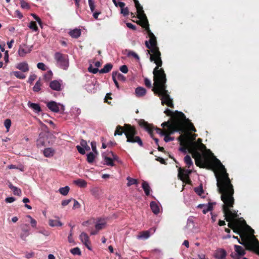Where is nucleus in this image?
<instances>
[{"label": "nucleus", "mask_w": 259, "mask_h": 259, "mask_svg": "<svg viewBox=\"0 0 259 259\" xmlns=\"http://www.w3.org/2000/svg\"><path fill=\"white\" fill-rule=\"evenodd\" d=\"M216 164L217 165L219 174H215L217 178V186L218 192L221 194V199L223 202L222 210L224 214L225 219L228 222V227L232 229L234 232L240 230L236 218L238 217L237 212L233 209L235 203L233 197L234 190L229 177V175L226 169L221 162L217 159Z\"/></svg>", "instance_id": "obj_1"}, {"label": "nucleus", "mask_w": 259, "mask_h": 259, "mask_svg": "<svg viewBox=\"0 0 259 259\" xmlns=\"http://www.w3.org/2000/svg\"><path fill=\"white\" fill-rule=\"evenodd\" d=\"M150 60L156 64L153 71L154 87L152 91L160 97L162 105L165 104L170 108H174L172 100L166 90V74L163 69L159 68L162 65L161 56H150Z\"/></svg>", "instance_id": "obj_2"}, {"label": "nucleus", "mask_w": 259, "mask_h": 259, "mask_svg": "<svg viewBox=\"0 0 259 259\" xmlns=\"http://www.w3.org/2000/svg\"><path fill=\"white\" fill-rule=\"evenodd\" d=\"M248 231L240 230H237L236 233L239 234L241 240L233 236V238L237 239L238 242L245 246L246 250L252 251L259 255V241L254 235V231L249 226H247Z\"/></svg>", "instance_id": "obj_3"}, {"label": "nucleus", "mask_w": 259, "mask_h": 259, "mask_svg": "<svg viewBox=\"0 0 259 259\" xmlns=\"http://www.w3.org/2000/svg\"><path fill=\"white\" fill-rule=\"evenodd\" d=\"M186 120L189 121V119L186 118L185 115L182 112L176 111L173 116L172 121H165L161 124V126L163 128L166 127L165 131H169L170 134L175 132L182 133L185 131L184 121Z\"/></svg>", "instance_id": "obj_4"}, {"label": "nucleus", "mask_w": 259, "mask_h": 259, "mask_svg": "<svg viewBox=\"0 0 259 259\" xmlns=\"http://www.w3.org/2000/svg\"><path fill=\"white\" fill-rule=\"evenodd\" d=\"M145 30L149 37V41H145V46L148 49L147 50V55L149 54L150 56H161V53L157 46L156 38L150 29L149 25L147 26Z\"/></svg>", "instance_id": "obj_5"}, {"label": "nucleus", "mask_w": 259, "mask_h": 259, "mask_svg": "<svg viewBox=\"0 0 259 259\" xmlns=\"http://www.w3.org/2000/svg\"><path fill=\"white\" fill-rule=\"evenodd\" d=\"M125 136L126 142L131 143H137L140 146H143V142L141 138L138 136L137 131L134 126L131 124L125 125Z\"/></svg>", "instance_id": "obj_6"}, {"label": "nucleus", "mask_w": 259, "mask_h": 259, "mask_svg": "<svg viewBox=\"0 0 259 259\" xmlns=\"http://www.w3.org/2000/svg\"><path fill=\"white\" fill-rule=\"evenodd\" d=\"M196 134H192L189 132H187L184 134H181L178 138V140L181 143H185L191 147H195L198 146V144L195 141L196 137Z\"/></svg>", "instance_id": "obj_7"}, {"label": "nucleus", "mask_w": 259, "mask_h": 259, "mask_svg": "<svg viewBox=\"0 0 259 259\" xmlns=\"http://www.w3.org/2000/svg\"><path fill=\"white\" fill-rule=\"evenodd\" d=\"M54 58L57 62L58 66L64 70H66L69 66L68 56L60 52H56Z\"/></svg>", "instance_id": "obj_8"}, {"label": "nucleus", "mask_w": 259, "mask_h": 259, "mask_svg": "<svg viewBox=\"0 0 259 259\" xmlns=\"http://www.w3.org/2000/svg\"><path fill=\"white\" fill-rule=\"evenodd\" d=\"M189 153L192 155V157L195 159V163L197 166L200 167H203V166L200 165L199 163L203 165L202 160V155L200 152L198 150V146L195 147H191L189 149Z\"/></svg>", "instance_id": "obj_9"}, {"label": "nucleus", "mask_w": 259, "mask_h": 259, "mask_svg": "<svg viewBox=\"0 0 259 259\" xmlns=\"http://www.w3.org/2000/svg\"><path fill=\"white\" fill-rule=\"evenodd\" d=\"M80 239L83 244L89 249L92 250L91 246V242L90 241V238L88 234L82 232L79 236Z\"/></svg>", "instance_id": "obj_10"}, {"label": "nucleus", "mask_w": 259, "mask_h": 259, "mask_svg": "<svg viewBox=\"0 0 259 259\" xmlns=\"http://www.w3.org/2000/svg\"><path fill=\"white\" fill-rule=\"evenodd\" d=\"M234 248L236 253L234 255L233 253L231 254V256L234 259H239L240 256L245 254V251L241 246L235 245Z\"/></svg>", "instance_id": "obj_11"}, {"label": "nucleus", "mask_w": 259, "mask_h": 259, "mask_svg": "<svg viewBox=\"0 0 259 259\" xmlns=\"http://www.w3.org/2000/svg\"><path fill=\"white\" fill-rule=\"evenodd\" d=\"M31 51V48L26 44H24L20 46L18 50V54L20 57H24L27 54L30 53Z\"/></svg>", "instance_id": "obj_12"}, {"label": "nucleus", "mask_w": 259, "mask_h": 259, "mask_svg": "<svg viewBox=\"0 0 259 259\" xmlns=\"http://www.w3.org/2000/svg\"><path fill=\"white\" fill-rule=\"evenodd\" d=\"M153 231V232L155 231V228H151L150 230L143 231L139 232V235L137 236V238L139 239H147L150 236V231Z\"/></svg>", "instance_id": "obj_13"}, {"label": "nucleus", "mask_w": 259, "mask_h": 259, "mask_svg": "<svg viewBox=\"0 0 259 259\" xmlns=\"http://www.w3.org/2000/svg\"><path fill=\"white\" fill-rule=\"evenodd\" d=\"M59 105L55 101H50L47 103L48 108L54 112H58L60 110Z\"/></svg>", "instance_id": "obj_14"}, {"label": "nucleus", "mask_w": 259, "mask_h": 259, "mask_svg": "<svg viewBox=\"0 0 259 259\" xmlns=\"http://www.w3.org/2000/svg\"><path fill=\"white\" fill-rule=\"evenodd\" d=\"M140 125L143 127L150 135V136L153 138V127L147 122L143 120L140 122Z\"/></svg>", "instance_id": "obj_15"}, {"label": "nucleus", "mask_w": 259, "mask_h": 259, "mask_svg": "<svg viewBox=\"0 0 259 259\" xmlns=\"http://www.w3.org/2000/svg\"><path fill=\"white\" fill-rule=\"evenodd\" d=\"M22 232L20 235L21 238L24 240L29 235L30 228L27 225H24L22 228Z\"/></svg>", "instance_id": "obj_16"}, {"label": "nucleus", "mask_w": 259, "mask_h": 259, "mask_svg": "<svg viewBox=\"0 0 259 259\" xmlns=\"http://www.w3.org/2000/svg\"><path fill=\"white\" fill-rule=\"evenodd\" d=\"M49 87L54 91H60L61 90V83L57 80L51 81L50 82Z\"/></svg>", "instance_id": "obj_17"}, {"label": "nucleus", "mask_w": 259, "mask_h": 259, "mask_svg": "<svg viewBox=\"0 0 259 259\" xmlns=\"http://www.w3.org/2000/svg\"><path fill=\"white\" fill-rule=\"evenodd\" d=\"M135 7L137 9V18L147 19V18L146 17V14L144 13L142 6H141L140 4H139V6H136Z\"/></svg>", "instance_id": "obj_18"}, {"label": "nucleus", "mask_w": 259, "mask_h": 259, "mask_svg": "<svg viewBox=\"0 0 259 259\" xmlns=\"http://www.w3.org/2000/svg\"><path fill=\"white\" fill-rule=\"evenodd\" d=\"M227 255L226 251L224 249H219L216 250L215 257L218 259H225Z\"/></svg>", "instance_id": "obj_19"}, {"label": "nucleus", "mask_w": 259, "mask_h": 259, "mask_svg": "<svg viewBox=\"0 0 259 259\" xmlns=\"http://www.w3.org/2000/svg\"><path fill=\"white\" fill-rule=\"evenodd\" d=\"M118 6L121 9L120 13L123 14L124 16H126L129 14V10L127 7H124L125 4L123 2H119Z\"/></svg>", "instance_id": "obj_20"}, {"label": "nucleus", "mask_w": 259, "mask_h": 259, "mask_svg": "<svg viewBox=\"0 0 259 259\" xmlns=\"http://www.w3.org/2000/svg\"><path fill=\"white\" fill-rule=\"evenodd\" d=\"M16 68L23 72H28L29 71L28 65L25 62L18 64L17 65Z\"/></svg>", "instance_id": "obj_21"}, {"label": "nucleus", "mask_w": 259, "mask_h": 259, "mask_svg": "<svg viewBox=\"0 0 259 259\" xmlns=\"http://www.w3.org/2000/svg\"><path fill=\"white\" fill-rule=\"evenodd\" d=\"M28 106L36 113H39L41 111V108L38 104L31 103L29 101L28 103Z\"/></svg>", "instance_id": "obj_22"}, {"label": "nucleus", "mask_w": 259, "mask_h": 259, "mask_svg": "<svg viewBox=\"0 0 259 259\" xmlns=\"http://www.w3.org/2000/svg\"><path fill=\"white\" fill-rule=\"evenodd\" d=\"M68 33L72 38H77L81 35V30L80 29L75 28L71 30Z\"/></svg>", "instance_id": "obj_23"}, {"label": "nucleus", "mask_w": 259, "mask_h": 259, "mask_svg": "<svg viewBox=\"0 0 259 259\" xmlns=\"http://www.w3.org/2000/svg\"><path fill=\"white\" fill-rule=\"evenodd\" d=\"M179 179L184 182L186 181V183L190 184L191 181L190 180L188 175L185 174L184 172H179L178 174Z\"/></svg>", "instance_id": "obj_24"}, {"label": "nucleus", "mask_w": 259, "mask_h": 259, "mask_svg": "<svg viewBox=\"0 0 259 259\" xmlns=\"http://www.w3.org/2000/svg\"><path fill=\"white\" fill-rule=\"evenodd\" d=\"M126 124H124L123 126H121L119 125H117L116 126V130H115V131L114 133V136H116L117 135L121 136L123 133H124L125 134V131L126 130V128H125Z\"/></svg>", "instance_id": "obj_25"}, {"label": "nucleus", "mask_w": 259, "mask_h": 259, "mask_svg": "<svg viewBox=\"0 0 259 259\" xmlns=\"http://www.w3.org/2000/svg\"><path fill=\"white\" fill-rule=\"evenodd\" d=\"M146 93V90L143 87H138L135 90V94L137 97H143Z\"/></svg>", "instance_id": "obj_26"}, {"label": "nucleus", "mask_w": 259, "mask_h": 259, "mask_svg": "<svg viewBox=\"0 0 259 259\" xmlns=\"http://www.w3.org/2000/svg\"><path fill=\"white\" fill-rule=\"evenodd\" d=\"M213 204L212 203H209L208 205H205L204 204H200L198 207L200 208H202L204 207L205 208L203 209L202 211L204 214H206L209 211H211L213 209Z\"/></svg>", "instance_id": "obj_27"}, {"label": "nucleus", "mask_w": 259, "mask_h": 259, "mask_svg": "<svg viewBox=\"0 0 259 259\" xmlns=\"http://www.w3.org/2000/svg\"><path fill=\"white\" fill-rule=\"evenodd\" d=\"M112 76L120 81H125L126 80L125 77L118 71L112 72Z\"/></svg>", "instance_id": "obj_28"}, {"label": "nucleus", "mask_w": 259, "mask_h": 259, "mask_svg": "<svg viewBox=\"0 0 259 259\" xmlns=\"http://www.w3.org/2000/svg\"><path fill=\"white\" fill-rule=\"evenodd\" d=\"M184 122L185 127H186V124H187L188 128L190 131L194 132H196V130L195 127H194L193 124L192 122H191L189 120V121L186 120ZM186 132H186V127H185V131L184 132H183V133L184 134V133H186ZM182 134H183V133Z\"/></svg>", "instance_id": "obj_29"}, {"label": "nucleus", "mask_w": 259, "mask_h": 259, "mask_svg": "<svg viewBox=\"0 0 259 259\" xmlns=\"http://www.w3.org/2000/svg\"><path fill=\"white\" fill-rule=\"evenodd\" d=\"M113 67V65L111 63L106 64L103 68L100 70V73H106L110 72Z\"/></svg>", "instance_id": "obj_30"}, {"label": "nucleus", "mask_w": 259, "mask_h": 259, "mask_svg": "<svg viewBox=\"0 0 259 259\" xmlns=\"http://www.w3.org/2000/svg\"><path fill=\"white\" fill-rule=\"evenodd\" d=\"M74 183L80 188H85L87 186V182L80 179L75 180Z\"/></svg>", "instance_id": "obj_31"}, {"label": "nucleus", "mask_w": 259, "mask_h": 259, "mask_svg": "<svg viewBox=\"0 0 259 259\" xmlns=\"http://www.w3.org/2000/svg\"><path fill=\"white\" fill-rule=\"evenodd\" d=\"M139 20L136 21V23L141 26L143 28H145L147 26L149 25L148 19L144 18H139Z\"/></svg>", "instance_id": "obj_32"}, {"label": "nucleus", "mask_w": 259, "mask_h": 259, "mask_svg": "<svg viewBox=\"0 0 259 259\" xmlns=\"http://www.w3.org/2000/svg\"><path fill=\"white\" fill-rule=\"evenodd\" d=\"M142 187L145 192V194L147 196L149 195L150 191V186H149L148 183L147 182L143 181V183H142Z\"/></svg>", "instance_id": "obj_33"}, {"label": "nucleus", "mask_w": 259, "mask_h": 259, "mask_svg": "<svg viewBox=\"0 0 259 259\" xmlns=\"http://www.w3.org/2000/svg\"><path fill=\"white\" fill-rule=\"evenodd\" d=\"M150 207L152 212L154 214H158L159 212V208L157 203L154 201H152L150 203Z\"/></svg>", "instance_id": "obj_34"}, {"label": "nucleus", "mask_w": 259, "mask_h": 259, "mask_svg": "<svg viewBox=\"0 0 259 259\" xmlns=\"http://www.w3.org/2000/svg\"><path fill=\"white\" fill-rule=\"evenodd\" d=\"M49 225L51 227H58L62 226V223L58 220H49Z\"/></svg>", "instance_id": "obj_35"}, {"label": "nucleus", "mask_w": 259, "mask_h": 259, "mask_svg": "<svg viewBox=\"0 0 259 259\" xmlns=\"http://www.w3.org/2000/svg\"><path fill=\"white\" fill-rule=\"evenodd\" d=\"M54 154V150L51 148H47L45 149L44 151V154L46 157H50L52 156Z\"/></svg>", "instance_id": "obj_36"}, {"label": "nucleus", "mask_w": 259, "mask_h": 259, "mask_svg": "<svg viewBox=\"0 0 259 259\" xmlns=\"http://www.w3.org/2000/svg\"><path fill=\"white\" fill-rule=\"evenodd\" d=\"M102 156H103V157H104L105 163L106 165H107L108 166H114V163L113 161V159H112V158H110L107 156H105L104 155V154H103Z\"/></svg>", "instance_id": "obj_37"}, {"label": "nucleus", "mask_w": 259, "mask_h": 259, "mask_svg": "<svg viewBox=\"0 0 259 259\" xmlns=\"http://www.w3.org/2000/svg\"><path fill=\"white\" fill-rule=\"evenodd\" d=\"M46 138L45 137H40L39 139L37 140V146L38 147H41L42 146H47V144L46 143Z\"/></svg>", "instance_id": "obj_38"}, {"label": "nucleus", "mask_w": 259, "mask_h": 259, "mask_svg": "<svg viewBox=\"0 0 259 259\" xmlns=\"http://www.w3.org/2000/svg\"><path fill=\"white\" fill-rule=\"evenodd\" d=\"M184 161L188 168L193 165V162L191 157L189 155H187L184 158Z\"/></svg>", "instance_id": "obj_39"}, {"label": "nucleus", "mask_w": 259, "mask_h": 259, "mask_svg": "<svg viewBox=\"0 0 259 259\" xmlns=\"http://www.w3.org/2000/svg\"><path fill=\"white\" fill-rule=\"evenodd\" d=\"M126 180L128 181L127 183V186L128 187H130L133 185H137L138 183V180L137 179L132 178L130 177H128L126 178Z\"/></svg>", "instance_id": "obj_40"}, {"label": "nucleus", "mask_w": 259, "mask_h": 259, "mask_svg": "<svg viewBox=\"0 0 259 259\" xmlns=\"http://www.w3.org/2000/svg\"><path fill=\"white\" fill-rule=\"evenodd\" d=\"M42 85V83L41 82L40 79H38L36 82L35 83L34 86L33 88V90L35 92H39L41 88V86Z\"/></svg>", "instance_id": "obj_41"}, {"label": "nucleus", "mask_w": 259, "mask_h": 259, "mask_svg": "<svg viewBox=\"0 0 259 259\" xmlns=\"http://www.w3.org/2000/svg\"><path fill=\"white\" fill-rule=\"evenodd\" d=\"M180 144L181 146H182V147L180 148V150L181 151L184 153H186L187 151H188V152H189V149L190 148V147L189 146L186 145V144L184 143H181L180 142Z\"/></svg>", "instance_id": "obj_42"}, {"label": "nucleus", "mask_w": 259, "mask_h": 259, "mask_svg": "<svg viewBox=\"0 0 259 259\" xmlns=\"http://www.w3.org/2000/svg\"><path fill=\"white\" fill-rule=\"evenodd\" d=\"M171 134L169 133V131H165V134H164V140L165 142H168L169 141H172L174 140V138L170 137V135Z\"/></svg>", "instance_id": "obj_43"}, {"label": "nucleus", "mask_w": 259, "mask_h": 259, "mask_svg": "<svg viewBox=\"0 0 259 259\" xmlns=\"http://www.w3.org/2000/svg\"><path fill=\"white\" fill-rule=\"evenodd\" d=\"M59 191L62 195L65 196L68 194L69 191V187L68 186L62 187L59 189Z\"/></svg>", "instance_id": "obj_44"}, {"label": "nucleus", "mask_w": 259, "mask_h": 259, "mask_svg": "<svg viewBox=\"0 0 259 259\" xmlns=\"http://www.w3.org/2000/svg\"><path fill=\"white\" fill-rule=\"evenodd\" d=\"M105 225L106 223L105 222H98L96 224L95 228L99 231L103 229L105 227Z\"/></svg>", "instance_id": "obj_45"}, {"label": "nucleus", "mask_w": 259, "mask_h": 259, "mask_svg": "<svg viewBox=\"0 0 259 259\" xmlns=\"http://www.w3.org/2000/svg\"><path fill=\"white\" fill-rule=\"evenodd\" d=\"M195 192L199 195L201 196L204 193L202 185L201 184L199 187L194 188Z\"/></svg>", "instance_id": "obj_46"}, {"label": "nucleus", "mask_w": 259, "mask_h": 259, "mask_svg": "<svg viewBox=\"0 0 259 259\" xmlns=\"http://www.w3.org/2000/svg\"><path fill=\"white\" fill-rule=\"evenodd\" d=\"M80 145L85 150L89 151L90 150V146L88 145L87 142L85 140L82 139L80 141Z\"/></svg>", "instance_id": "obj_47"}, {"label": "nucleus", "mask_w": 259, "mask_h": 259, "mask_svg": "<svg viewBox=\"0 0 259 259\" xmlns=\"http://www.w3.org/2000/svg\"><path fill=\"white\" fill-rule=\"evenodd\" d=\"M13 74L19 79H24L26 77V76L20 71H14L13 72Z\"/></svg>", "instance_id": "obj_48"}, {"label": "nucleus", "mask_w": 259, "mask_h": 259, "mask_svg": "<svg viewBox=\"0 0 259 259\" xmlns=\"http://www.w3.org/2000/svg\"><path fill=\"white\" fill-rule=\"evenodd\" d=\"M95 158V156L92 152H90L87 155V161L90 163L93 162Z\"/></svg>", "instance_id": "obj_49"}, {"label": "nucleus", "mask_w": 259, "mask_h": 259, "mask_svg": "<svg viewBox=\"0 0 259 259\" xmlns=\"http://www.w3.org/2000/svg\"><path fill=\"white\" fill-rule=\"evenodd\" d=\"M52 76H53V73H52V71L49 70L44 75V78L46 81H48L52 79Z\"/></svg>", "instance_id": "obj_50"}, {"label": "nucleus", "mask_w": 259, "mask_h": 259, "mask_svg": "<svg viewBox=\"0 0 259 259\" xmlns=\"http://www.w3.org/2000/svg\"><path fill=\"white\" fill-rule=\"evenodd\" d=\"M70 252L74 255H80L81 251L78 247H75L70 250Z\"/></svg>", "instance_id": "obj_51"}, {"label": "nucleus", "mask_w": 259, "mask_h": 259, "mask_svg": "<svg viewBox=\"0 0 259 259\" xmlns=\"http://www.w3.org/2000/svg\"><path fill=\"white\" fill-rule=\"evenodd\" d=\"M11 120L10 119H6L4 121V125L6 127L7 131H9V129L11 126Z\"/></svg>", "instance_id": "obj_52"}, {"label": "nucleus", "mask_w": 259, "mask_h": 259, "mask_svg": "<svg viewBox=\"0 0 259 259\" xmlns=\"http://www.w3.org/2000/svg\"><path fill=\"white\" fill-rule=\"evenodd\" d=\"M29 27L35 31H37L38 30L37 25L34 21H31L29 24Z\"/></svg>", "instance_id": "obj_53"}, {"label": "nucleus", "mask_w": 259, "mask_h": 259, "mask_svg": "<svg viewBox=\"0 0 259 259\" xmlns=\"http://www.w3.org/2000/svg\"><path fill=\"white\" fill-rule=\"evenodd\" d=\"M88 71L90 72L96 74L98 72H99L100 70H99L98 68H93L92 65H90V66L88 68Z\"/></svg>", "instance_id": "obj_54"}, {"label": "nucleus", "mask_w": 259, "mask_h": 259, "mask_svg": "<svg viewBox=\"0 0 259 259\" xmlns=\"http://www.w3.org/2000/svg\"><path fill=\"white\" fill-rule=\"evenodd\" d=\"M37 67L38 69H41L43 71H45L47 70L46 66L44 63L39 62L37 64Z\"/></svg>", "instance_id": "obj_55"}, {"label": "nucleus", "mask_w": 259, "mask_h": 259, "mask_svg": "<svg viewBox=\"0 0 259 259\" xmlns=\"http://www.w3.org/2000/svg\"><path fill=\"white\" fill-rule=\"evenodd\" d=\"M88 2L91 11L93 12L95 9L94 3L92 0H88Z\"/></svg>", "instance_id": "obj_56"}, {"label": "nucleus", "mask_w": 259, "mask_h": 259, "mask_svg": "<svg viewBox=\"0 0 259 259\" xmlns=\"http://www.w3.org/2000/svg\"><path fill=\"white\" fill-rule=\"evenodd\" d=\"M206 149V147L205 145L201 143V144H198V150L203 152Z\"/></svg>", "instance_id": "obj_57"}, {"label": "nucleus", "mask_w": 259, "mask_h": 259, "mask_svg": "<svg viewBox=\"0 0 259 259\" xmlns=\"http://www.w3.org/2000/svg\"><path fill=\"white\" fill-rule=\"evenodd\" d=\"M20 4L22 8L28 9L30 8L28 4L24 0L21 1Z\"/></svg>", "instance_id": "obj_58"}, {"label": "nucleus", "mask_w": 259, "mask_h": 259, "mask_svg": "<svg viewBox=\"0 0 259 259\" xmlns=\"http://www.w3.org/2000/svg\"><path fill=\"white\" fill-rule=\"evenodd\" d=\"M13 190H12L13 193L15 195H20L21 194V190L18 188L17 187L13 188Z\"/></svg>", "instance_id": "obj_59"}, {"label": "nucleus", "mask_w": 259, "mask_h": 259, "mask_svg": "<svg viewBox=\"0 0 259 259\" xmlns=\"http://www.w3.org/2000/svg\"><path fill=\"white\" fill-rule=\"evenodd\" d=\"M31 15L33 16L34 19L38 23L40 26H41L42 22L40 18L35 14H32Z\"/></svg>", "instance_id": "obj_60"}, {"label": "nucleus", "mask_w": 259, "mask_h": 259, "mask_svg": "<svg viewBox=\"0 0 259 259\" xmlns=\"http://www.w3.org/2000/svg\"><path fill=\"white\" fill-rule=\"evenodd\" d=\"M128 56H133L134 58L136 59L137 60H139V56L134 52L133 51H129L128 53Z\"/></svg>", "instance_id": "obj_61"}, {"label": "nucleus", "mask_w": 259, "mask_h": 259, "mask_svg": "<svg viewBox=\"0 0 259 259\" xmlns=\"http://www.w3.org/2000/svg\"><path fill=\"white\" fill-rule=\"evenodd\" d=\"M144 83L145 85L148 88H151L152 87L151 81L147 78H145L144 79Z\"/></svg>", "instance_id": "obj_62"}, {"label": "nucleus", "mask_w": 259, "mask_h": 259, "mask_svg": "<svg viewBox=\"0 0 259 259\" xmlns=\"http://www.w3.org/2000/svg\"><path fill=\"white\" fill-rule=\"evenodd\" d=\"M36 78V75L35 74L31 75L29 77L28 82L30 84H32L33 81Z\"/></svg>", "instance_id": "obj_63"}, {"label": "nucleus", "mask_w": 259, "mask_h": 259, "mask_svg": "<svg viewBox=\"0 0 259 259\" xmlns=\"http://www.w3.org/2000/svg\"><path fill=\"white\" fill-rule=\"evenodd\" d=\"M120 69V70L122 72H123V73H127L128 70V68H127V66H126V65H124L121 66L120 67V69Z\"/></svg>", "instance_id": "obj_64"}]
</instances>
